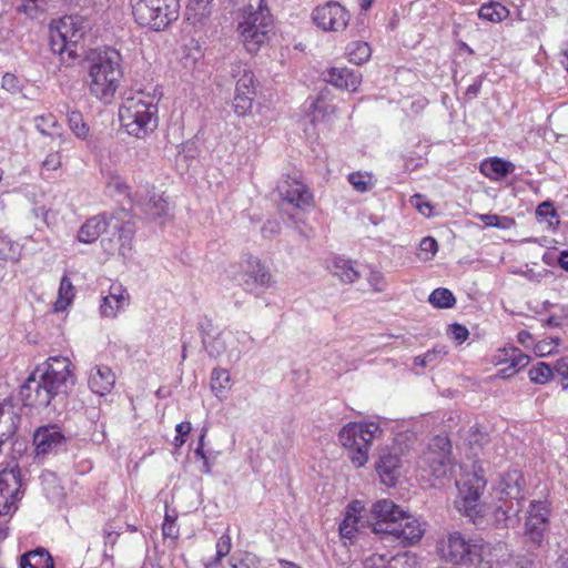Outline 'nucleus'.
Listing matches in <instances>:
<instances>
[{
  "instance_id": "f257e3e1",
  "label": "nucleus",
  "mask_w": 568,
  "mask_h": 568,
  "mask_svg": "<svg viewBox=\"0 0 568 568\" xmlns=\"http://www.w3.org/2000/svg\"><path fill=\"white\" fill-rule=\"evenodd\" d=\"M73 384L70 359L63 356L50 357L43 367H38L28 377L21 388V397L26 406L44 408Z\"/></svg>"
},
{
  "instance_id": "f03ea898",
  "label": "nucleus",
  "mask_w": 568,
  "mask_h": 568,
  "mask_svg": "<svg viewBox=\"0 0 568 568\" xmlns=\"http://www.w3.org/2000/svg\"><path fill=\"white\" fill-rule=\"evenodd\" d=\"M122 57L113 48L91 50L85 57L87 84L101 102L111 103L123 77Z\"/></svg>"
},
{
  "instance_id": "7ed1b4c3",
  "label": "nucleus",
  "mask_w": 568,
  "mask_h": 568,
  "mask_svg": "<svg viewBox=\"0 0 568 568\" xmlns=\"http://www.w3.org/2000/svg\"><path fill=\"white\" fill-rule=\"evenodd\" d=\"M367 525L375 534L389 535L409 545L424 535L418 519L389 499H381L372 506Z\"/></svg>"
},
{
  "instance_id": "20e7f679",
  "label": "nucleus",
  "mask_w": 568,
  "mask_h": 568,
  "mask_svg": "<svg viewBox=\"0 0 568 568\" xmlns=\"http://www.w3.org/2000/svg\"><path fill=\"white\" fill-rule=\"evenodd\" d=\"M119 118L125 131L135 138H144L158 126V103L144 92H136L123 100Z\"/></svg>"
},
{
  "instance_id": "39448f33",
  "label": "nucleus",
  "mask_w": 568,
  "mask_h": 568,
  "mask_svg": "<svg viewBox=\"0 0 568 568\" xmlns=\"http://www.w3.org/2000/svg\"><path fill=\"white\" fill-rule=\"evenodd\" d=\"M237 26L242 42L250 53H255L264 44L273 29V16L267 0H247L240 13Z\"/></svg>"
},
{
  "instance_id": "423d86ee",
  "label": "nucleus",
  "mask_w": 568,
  "mask_h": 568,
  "mask_svg": "<svg viewBox=\"0 0 568 568\" xmlns=\"http://www.w3.org/2000/svg\"><path fill=\"white\" fill-rule=\"evenodd\" d=\"M382 433L379 424L374 422L348 423L338 432V442L347 450L352 464L361 468L368 460L373 440Z\"/></svg>"
},
{
  "instance_id": "0eeeda50",
  "label": "nucleus",
  "mask_w": 568,
  "mask_h": 568,
  "mask_svg": "<svg viewBox=\"0 0 568 568\" xmlns=\"http://www.w3.org/2000/svg\"><path fill=\"white\" fill-rule=\"evenodd\" d=\"M108 229L118 235L119 252L124 256L131 250L133 229L130 222L121 221L118 215L103 213L92 216L80 227L78 240L84 244L94 243Z\"/></svg>"
},
{
  "instance_id": "6e6552de",
  "label": "nucleus",
  "mask_w": 568,
  "mask_h": 568,
  "mask_svg": "<svg viewBox=\"0 0 568 568\" xmlns=\"http://www.w3.org/2000/svg\"><path fill=\"white\" fill-rule=\"evenodd\" d=\"M179 10V0H138L133 4V17L141 27L161 31L178 20Z\"/></svg>"
},
{
  "instance_id": "1a4fd4ad",
  "label": "nucleus",
  "mask_w": 568,
  "mask_h": 568,
  "mask_svg": "<svg viewBox=\"0 0 568 568\" xmlns=\"http://www.w3.org/2000/svg\"><path fill=\"white\" fill-rule=\"evenodd\" d=\"M486 479L481 469L464 475L457 483L458 496L457 508L474 524L484 516V506L480 497L486 488Z\"/></svg>"
},
{
  "instance_id": "9d476101",
  "label": "nucleus",
  "mask_w": 568,
  "mask_h": 568,
  "mask_svg": "<svg viewBox=\"0 0 568 568\" xmlns=\"http://www.w3.org/2000/svg\"><path fill=\"white\" fill-rule=\"evenodd\" d=\"M20 470L17 467L0 470V541L8 535V523L18 509L17 503L21 499Z\"/></svg>"
},
{
  "instance_id": "9b49d317",
  "label": "nucleus",
  "mask_w": 568,
  "mask_h": 568,
  "mask_svg": "<svg viewBox=\"0 0 568 568\" xmlns=\"http://www.w3.org/2000/svg\"><path fill=\"white\" fill-rule=\"evenodd\" d=\"M450 455L452 444L448 437L435 436L420 458L419 468L436 479L448 478L454 469Z\"/></svg>"
},
{
  "instance_id": "f8f14e48",
  "label": "nucleus",
  "mask_w": 568,
  "mask_h": 568,
  "mask_svg": "<svg viewBox=\"0 0 568 568\" xmlns=\"http://www.w3.org/2000/svg\"><path fill=\"white\" fill-rule=\"evenodd\" d=\"M484 547L453 532L442 547L443 557L455 565H478L483 561Z\"/></svg>"
},
{
  "instance_id": "ddd939ff",
  "label": "nucleus",
  "mask_w": 568,
  "mask_h": 568,
  "mask_svg": "<svg viewBox=\"0 0 568 568\" xmlns=\"http://www.w3.org/2000/svg\"><path fill=\"white\" fill-rule=\"evenodd\" d=\"M87 22L79 16H65L60 19L55 30H51V48L53 52H71L70 47L75 45L87 31Z\"/></svg>"
},
{
  "instance_id": "4468645a",
  "label": "nucleus",
  "mask_w": 568,
  "mask_h": 568,
  "mask_svg": "<svg viewBox=\"0 0 568 568\" xmlns=\"http://www.w3.org/2000/svg\"><path fill=\"white\" fill-rule=\"evenodd\" d=\"M315 24L324 31L338 32L345 30L349 21V12L341 3L328 1L316 7L312 13Z\"/></svg>"
},
{
  "instance_id": "2eb2a0df",
  "label": "nucleus",
  "mask_w": 568,
  "mask_h": 568,
  "mask_svg": "<svg viewBox=\"0 0 568 568\" xmlns=\"http://www.w3.org/2000/svg\"><path fill=\"white\" fill-rule=\"evenodd\" d=\"M243 285L250 292L270 286L272 275L260 258L247 255L241 263Z\"/></svg>"
},
{
  "instance_id": "dca6fc26",
  "label": "nucleus",
  "mask_w": 568,
  "mask_h": 568,
  "mask_svg": "<svg viewBox=\"0 0 568 568\" xmlns=\"http://www.w3.org/2000/svg\"><path fill=\"white\" fill-rule=\"evenodd\" d=\"M65 437L57 425L39 427L33 435L34 453L38 458H44L63 446Z\"/></svg>"
},
{
  "instance_id": "f3484780",
  "label": "nucleus",
  "mask_w": 568,
  "mask_h": 568,
  "mask_svg": "<svg viewBox=\"0 0 568 568\" xmlns=\"http://www.w3.org/2000/svg\"><path fill=\"white\" fill-rule=\"evenodd\" d=\"M130 295L121 283H112L108 294L102 298L100 313L103 317L114 318L118 313L129 306Z\"/></svg>"
},
{
  "instance_id": "a211bd4d",
  "label": "nucleus",
  "mask_w": 568,
  "mask_h": 568,
  "mask_svg": "<svg viewBox=\"0 0 568 568\" xmlns=\"http://www.w3.org/2000/svg\"><path fill=\"white\" fill-rule=\"evenodd\" d=\"M278 192L282 197L296 207L308 206L313 195L305 184L295 179H286L278 185Z\"/></svg>"
},
{
  "instance_id": "6ab92c4d",
  "label": "nucleus",
  "mask_w": 568,
  "mask_h": 568,
  "mask_svg": "<svg viewBox=\"0 0 568 568\" xmlns=\"http://www.w3.org/2000/svg\"><path fill=\"white\" fill-rule=\"evenodd\" d=\"M365 511L364 506L359 500H354L348 504L345 511V517L339 525V534L342 538L352 539L357 531L367 525L364 521L362 513Z\"/></svg>"
},
{
  "instance_id": "aec40b11",
  "label": "nucleus",
  "mask_w": 568,
  "mask_h": 568,
  "mask_svg": "<svg viewBox=\"0 0 568 568\" xmlns=\"http://www.w3.org/2000/svg\"><path fill=\"white\" fill-rule=\"evenodd\" d=\"M115 384V375L109 366L95 365L91 368L88 379L90 389L99 396L109 394Z\"/></svg>"
},
{
  "instance_id": "412c9836",
  "label": "nucleus",
  "mask_w": 568,
  "mask_h": 568,
  "mask_svg": "<svg viewBox=\"0 0 568 568\" xmlns=\"http://www.w3.org/2000/svg\"><path fill=\"white\" fill-rule=\"evenodd\" d=\"M325 80L336 88L356 91L362 82V74L348 68H332L327 71Z\"/></svg>"
},
{
  "instance_id": "4be33fe9",
  "label": "nucleus",
  "mask_w": 568,
  "mask_h": 568,
  "mask_svg": "<svg viewBox=\"0 0 568 568\" xmlns=\"http://www.w3.org/2000/svg\"><path fill=\"white\" fill-rule=\"evenodd\" d=\"M230 75L235 81L236 92L255 94V77L247 63L241 61L232 62Z\"/></svg>"
},
{
  "instance_id": "5701e85b",
  "label": "nucleus",
  "mask_w": 568,
  "mask_h": 568,
  "mask_svg": "<svg viewBox=\"0 0 568 568\" xmlns=\"http://www.w3.org/2000/svg\"><path fill=\"white\" fill-rule=\"evenodd\" d=\"M376 471L382 483L388 487L396 485L400 474V458L397 454L386 453L381 455L376 465Z\"/></svg>"
},
{
  "instance_id": "b1692460",
  "label": "nucleus",
  "mask_w": 568,
  "mask_h": 568,
  "mask_svg": "<svg viewBox=\"0 0 568 568\" xmlns=\"http://www.w3.org/2000/svg\"><path fill=\"white\" fill-rule=\"evenodd\" d=\"M524 485L525 479L521 473L518 470H509L503 476L499 487L501 494L505 495L507 498L520 499L524 497Z\"/></svg>"
},
{
  "instance_id": "393cba45",
  "label": "nucleus",
  "mask_w": 568,
  "mask_h": 568,
  "mask_svg": "<svg viewBox=\"0 0 568 568\" xmlns=\"http://www.w3.org/2000/svg\"><path fill=\"white\" fill-rule=\"evenodd\" d=\"M18 419L11 406L0 404V449L14 435Z\"/></svg>"
},
{
  "instance_id": "a878e982",
  "label": "nucleus",
  "mask_w": 568,
  "mask_h": 568,
  "mask_svg": "<svg viewBox=\"0 0 568 568\" xmlns=\"http://www.w3.org/2000/svg\"><path fill=\"white\" fill-rule=\"evenodd\" d=\"M480 170L490 180H498L511 174L515 171V165L509 161L495 156L485 161Z\"/></svg>"
},
{
  "instance_id": "bb28decb",
  "label": "nucleus",
  "mask_w": 568,
  "mask_h": 568,
  "mask_svg": "<svg viewBox=\"0 0 568 568\" xmlns=\"http://www.w3.org/2000/svg\"><path fill=\"white\" fill-rule=\"evenodd\" d=\"M202 328V342L210 357H220L224 353H226V343L227 335L224 333H217L212 335L210 332H206L203 325Z\"/></svg>"
},
{
  "instance_id": "cd10ccee",
  "label": "nucleus",
  "mask_w": 568,
  "mask_h": 568,
  "mask_svg": "<svg viewBox=\"0 0 568 568\" xmlns=\"http://www.w3.org/2000/svg\"><path fill=\"white\" fill-rule=\"evenodd\" d=\"M332 272L344 283H354L359 278V272L355 268V263L343 257H334Z\"/></svg>"
},
{
  "instance_id": "c85d7f7f",
  "label": "nucleus",
  "mask_w": 568,
  "mask_h": 568,
  "mask_svg": "<svg viewBox=\"0 0 568 568\" xmlns=\"http://www.w3.org/2000/svg\"><path fill=\"white\" fill-rule=\"evenodd\" d=\"M36 129L44 136L57 138L60 145L65 142L63 133L58 132L59 123L53 114L39 115L34 118Z\"/></svg>"
},
{
  "instance_id": "c756f323",
  "label": "nucleus",
  "mask_w": 568,
  "mask_h": 568,
  "mask_svg": "<svg viewBox=\"0 0 568 568\" xmlns=\"http://www.w3.org/2000/svg\"><path fill=\"white\" fill-rule=\"evenodd\" d=\"M21 568H54L53 559L45 549H36L21 557Z\"/></svg>"
},
{
  "instance_id": "7c9ffc66",
  "label": "nucleus",
  "mask_w": 568,
  "mask_h": 568,
  "mask_svg": "<svg viewBox=\"0 0 568 568\" xmlns=\"http://www.w3.org/2000/svg\"><path fill=\"white\" fill-rule=\"evenodd\" d=\"M75 296V288L71 283L70 278L64 275L60 281V286L58 291V298L54 303L55 312H63L67 307L72 303Z\"/></svg>"
},
{
  "instance_id": "2f4dec72",
  "label": "nucleus",
  "mask_w": 568,
  "mask_h": 568,
  "mask_svg": "<svg viewBox=\"0 0 568 568\" xmlns=\"http://www.w3.org/2000/svg\"><path fill=\"white\" fill-rule=\"evenodd\" d=\"M231 387V376L227 369L214 368L211 374V389L219 398L224 397Z\"/></svg>"
},
{
  "instance_id": "473e14b6",
  "label": "nucleus",
  "mask_w": 568,
  "mask_h": 568,
  "mask_svg": "<svg viewBox=\"0 0 568 568\" xmlns=\"http://www.w3.org/2000/svg\"><path fill=\"white\" fill-rule=\"evenodd\" d=\"M509 14V10L499 2H490L483 4L478 11V16L483 20L490 22H500Z\"/></svg>"
},
{
  "instance_id": "72a5a7b5",
  "label": "nucleus",
  "mask_w": 568,
  "mask_h": 568,
  "mask_svg": "<svg viewBox=\"0 0 568 568\" xmlns=\"http://www.w3.org/2000/svg\"><path fill=\"white\" fill-rule=\"evenodd\" d=\"M503 352H508L509 358L500 357L499 363H508L509 368H513L514 372L525 368L530 362V357L527 354L513 345L504 347Z\"/></svg>"
},
{
  "instance_id": "f704fd0d",
  "label": "nucleus",
  "mask_w": 568,
  "mask_h": 568,
  "mask_svg": "<svg viewBox=\"0 0 568 568\" xmlns=\"http://www.w3.org/2000/svg\"><path fill=\"white\" fill-rule=\"evenodd\" d=\"M371 48L367 42L353 41L346 47V54L351 62L362 64L371 57Z\"/></svg>"
},
{
  "instance_id": "c9c22d12",
  "label": "nucleus",
  "mask_w": 568,
  "mask_h": 568,
  "mask_svg": "<svg viewBox=\"0 0 568 568\" xmlns=\"http://www.w3.org/2000/svg\"><path fill=\"white\" fill-rule=\"evenodd\" d=\"M428 302L437 308H450L455 305L456 298L448 288L439 287L430 293Z\"/></svg>"
},
{
  "instance_id": "e433bc0d",
  "label": "nucleus",
  "mask_w": 568,
  "mask_h": 568,
  "mask_svg": "<svg viewBox=\"0 0 568 568\" xmlns=\"http://www.w3.org/2000/svg\"><path fill=\"white\" fill-rule=\"evenodd\" d=\"M529 379L535 384H546L554 377V369L549 364L539 362L534 365L529 372Z\"/></svg>"
},
{
  "instance_id": "4c0bfd02",
  "label": "nucleus",
  "mask_w": 568,
  "mask_h": 568,
  "mask_svg": "<svg viewBox=\"0 0 568 568\" xmlns=\"http://www.w3.org/2000/svg\"><path fill=\"white\" fill-rule=\"evenodd\" d=\"M145 213L152 219H161L169 212V204L161 195H153L145 204Z\"/></svg>"
},
{
  "instance_id": "58836bf2",
  "label": "nucleus",
  "mask_w": 568,
  "mask_h": 568,
  "mask_svg": "<svg viewBox=\"0 0 568 568\" xmlns=\"http://www.w3.org/2000/svg\"><path fill=\"white\" fill-rule=\"evenodd\" d=\"M351 185L361 193L371 191L374 187L373 175L367 172H354L347 176Z\"/></svg>"
},
{
  "instance_id": "ea45409f",
  "label": "nucleus",
  "mask_w": 568,
  "mask_h": 568,
  "mask_svg": "<svg viewBox=\"0 0 568 568\" xmlns=\"http://www.w3.org/2000/svg\"><path fill=\"white\" fill-rule=\"evenodd\" d=\"M550 504L547 500H534L529 508V519L549 525Z\"/></svg>"
},
{
  "instance_id": "a19ab883",
  "label": "nucleus",
  "mask_w": 568,
  "mask_h": 568,
  "mask_svg": "<svg viewBox=\"0 0 568 568\" xmlns=\"http://www.w3.org/2000/svg\"><path fill=\"white\" fill-rule=\"evenodd\" d=\"M388 568H422L416 555L409 552L390 556Z\"/></svg>"
},
{
  "instance_id": "79ce46f5",
  "label": "nucleus",
  "mask_w": 568,
  "mask_h": 568,
  "mask_svg": "<svg viewBox=\"0 0 568 568\" xmlns=\"http://www.w3.org/2000/svg\"><path fill=\"white\" fill-rule=\"evenodd\" d=\"M547 524H540L536 520L527 518L526 520V535L537 546H540L544 541L545 534L548 530Z\"/></svg>"
},
{
  "instance_id": "37998d69",
  "label": "nucleus",
  "mask_w": 568,
  "mask_h": 568,
  "mask_svg": "<svg viewBox=\"0 0 568 568\" xmlns=\"http://www.w3.org/2000/svg\"><path fill=\"white\" fill-rule=\"evenodd\" d=\"M536 215L539 221H547L549 227L559 223L558 213L550 201L540 203L536 209Z\"/></svg>"
},
{
  "instance_id": "c03bdc74",
  "label": "nucleus",
  "mask_w": 568,
  "mask_h": 568,
  "mask_svg": "<svg viewBox=\"0 0 568 568\" xmlns=\"http://www.w3.org/2000/svg\"><path fill=\"white\" fill-rule=\"evenodd\" d=\"M68 123L71 131L79 138V139H87L89 134V126L83 121V116L79 111H71L68 113Z\"/></svg>"
},
{
  "instance_id": "a18cd8bd",
  "label": "nucleus",
  "mask_w": 568,
  "mask_h": 568,
  "mask_svg": "<svg viewBox=\"0 0 568 568\" xmlns=\"http://www.w3.org/2000/svg\"><path fill=\"white\" fill-rule=\"evenodd\" d=\"M447 354L445 347H434L425 354L416 356L414 364L420 367H426L438 363Z\"/></svg>"
},
{
  "instance_id": "49530a36",
  "label": "nucleus",
  "mask_w": 568,
  "mask_h": 568,
  "mask_svg": "<svg viewBox=\"0 0 568 568\" xmlns=\"http://www.w3.org/2000/svg\"><path fill=\"white\" fill-rule=\"evenodd\" d=\"M255 94H246L235 91L234 101H233V108L234 112L239 116L245 115L247 112L251 111L253 100Z\"/></svg>"
},
{
  "instance_id": "de8ad7c7",
  "label": "nucleus",
  "mask_w": 568,
  "mask_h": 568,
  "mask_svg": "<svg viewBox=\"0 0 568 568\" xmlns=\"http://www.w3.org/2000/svg\"><path fill=\"white\" fill-rule=\"evenodd\" d=\"M261 559L253 552H245L242 558H232L230 565L232 568H258Z\"/></svg>"
},
{
  "instance_id": "09e8293b",
  "label": "nucleus",
  "mask_w": 568,
  "mask_h": 568,
  "mask_svg": "<svg viewBox=\"0 0 568 568\" xmlns=\"http://www.w3.org/2000/svg\"><path fill=\"white\" fill-rule=\"evenodd\" d=\"M231 548L232 539L230 536V529L227 528L226 531L217 539L215 561L220 562L224 557H226L230 554Z\"/></svg>"
},
{
  "instance_id": "8fccbe9b",
  "label": "nucleus",
  "mask_w": 568,
  "mask_h": 568,
  "mask_svg": "<svg viewBox=\"0 0 568 568\" xmlns=\"http://www.w3.org/2000/svg\"><path fill=\"white\" fill-rule=\"evenodd\" d=\"M206 432H207L206 428L202 429V433L199 438L197 447L195 448L194 454L196 457H199L203 460V470L202 471L204 474H210L211 473V464L209 463V455L204 450V440H205Z\"/></svg>"
},
{
  "instance_id": "3c124183",
  "label": "nucleus",
  "mask_w": 568,
  "mask_h": 568,
  "mask_svg": "<svg viewBox=\"0 0 568 568\" xmlns=\"http://www.w3.org/2000/svg\"><path fill=\"white\" fill-rule=\"evenodd\" d=\"M49 0H24V3L19 8L20 11L37 17L38 12H43L47 8Z\"/></svg>"
},
{
  "instance_id": "603ef678",
  "label": "nucleus",
  "mask_w": 568,
  "mask_h": 568,
  "mask_svg": "<svg viewBox=\"0 0 568 568\" xmlns=\"http://www.w3.org/2000/svg\"><path fill=\"white\" fill-rule=\"evenodd\" d=\"M389 557L386 554H372L365 558L363 568H388Z\"/></svg>"
},
{
  "instance_id": "864d4df0",
  "label": "nucleus",
  "mask_w": 568,
  "mask_h": 568,
  "mask_svg": "<svg viewBox=\"0 0 568 568\" xmlns=\"http://www.w3.org/2000/svg\"><path fill=\"white\" fill-rule=\"evenodd\" d=\"M419 250L425 253L424 260H430L438 251L437 241L434 237H424L419 243Z\"/></svg>"
},
{
  "instance_id": "5fc2aeb1",
  "label": "nucleus",
  "mask_w": 568,
  "mask_h": 568,
  "mask_svg": "<svg viewBox=\"0 0 568 568\" xmlns=\"http://www.w3.org/2000/svg\"><path fill=\"white\" fill-rule=\"evenodd\" d=\"M62 164L61 155L59 151L50 152L44 161L42 162V168L48 171H55Z\"/></svg>"
},
{
  "instance_id": "6e6d98bb",
  "label": "nucleus",
  "mask_w": 568,
  "mask_h": 568,
  "mask_svg": "<svg viewBox=\"0 0 568 568\" xmlns=\"http://www.w3.org/2000/svg\"><path fill=\"white\" fill-rule=\"evenodd\" d=\"M412 204L416 207V210L425 215V216H429L430 213H432V205L429 202H427L423 195L420 194H415L413 197H412Z\"/></svg>"
},
{
  "instance_id": "4d7b16f0",
  "label": "nucleus",
  "mask_w": 568,
  "mask_h": 568,
  "mask_svg": "<svg viewBox=\"0 0 568 568\" xmlns=\"http://www.w3.org/2000/svg\"><path fill=\"white\" fill-rule=\"evenodd\" d=\"M368 283L375 292H383L386 288V282L381 272H371Z\"/></svg>"
},
{
  "instance_id": "13d9d810",
  "label": "nucleus",
  "mask_w": 568,
  "mask_h": 568,
  "mask_svg": "<svg viewBox=\"0 0 568 568\" xmlns=\"http://www.w3.org/2000/svg\"><path fill=\"white\" fill-rule=\"evenodd\" d=\"M450 334L456 342L462 344L467 339L469 332L464 325L456 323L450 325Z\"/></svg>"
},
{
  "instance_id": "bf43d9fd",
  "label": "nucleus",
  "mask_w": 568,
  "mask_h": 568,
  "mask_svg": "<svg viewBox=\"0 0 568 568\" xmlns=\"http://www.w3.org/2000/svg\"><path fill=\"white\" fill-rule=\"evenodd\" d=\"M559 345V338L552 339L551 343L541 342L537 344L536 349L539 356H544L546 354H550L554 352V348Z\"/></svg>"
},
{
  "instance_id": "052dcab7",
  "label": "nucleus",
  "mask_w": 568,
  "mask_h": 568,
  "mask_svg": "<svg viewBox=\"0 0 568 568\" xmlns=\"http://www.w3.org/2000/svg\"><path fill=\"white\" fill-rule=\"evenodd\" d=\"M552 369L565 379L568 376V356L559 358Z\"/></svg>"
},
{
  "instance_id": "680f3d73",
  "label": "nucleus",
  "mask_w": 568,
  "mask_h": 568,
  "mask_svg": "<svg viewBox=\"0 0 568 568\" xmlns=\"http://www.w3.org/2000/svg\"><path fill=\"white\" fill-rule=\"evenodd\" d=\"M162 532H163L164 537L178 538L179 528L176 526V523L175 521L163 523Z\"/></svg>"
},
{
  "instance_id": "e2e57ef3",
  "label": "nucleus",
  "mask_w": 568,
  "mask_h": 568,
  "mask_svg": "<svg viewBox=\"0 0 568 568\" xmlns=\"http://www.w3.org/2000/svg\"><path fill=\"white\" fill-rule=\"evenodd\" d=\"M479 219L486 226H494V227H503L504 226L500 224V217L496 214H481V215H479Z\"/></svg>"
},
{
  "instance_id": "0e129e2a",
  "label": "nucleus",
  "mask_w": 568,
  "mask_h": 568,
  "mask_svg": "<svg viewBox=\"0 0 568 568\" xmlns=\"http://www.w3.org/2000/svg\"><path fill=\"white\" fill-rule=\"evenodd\" d=\"M281 230V226H280V223L276 222V221H267L263 229H262V232L264 234V236H271V235H275L280 232Z\"/></svg>"
},
{
  "instance_id": "69168bd1",
  "label": "nucleus",
  "mask_w": 568,
  "mask_h": 568,
  "mask_svg": "<svg viewBox=\"0 0 568 568\" xmlns=\"http://www.w3.org/2000/svg\"><path fill=\"white\" fill-rule=\"evenodd\" d=\"M2 87L9 91L17 90V78L11 73H6L2 77Z\"/></svg>"
},
{
  "instance_id": "338daca9",
  "label": "nucleus",
  "mask_w": 568,
  "mask_h": 568,
  "mask_svg": "<svg viewBox=\"0 0 568 568\" xmlns=\"http://www.w3.org/2000/svg\"><path fill=\"white\" fill-rule=\"evenodd\" d=\"M212 0H190V8L199 10L200 14H205Z\"/></svg>"
},
{
  "instance_id": "774afa93",
  "label": "nucleus",
  "mask_w": 568,
  "mask_h": 568,
  "mask_svg": "<svg viewBox=\"0 0 568 568\" xmlns=\"http://www.w3.org/2000/svg\"><path fill=\"white\" fill-rule=\"evenodd\" d=\"M480 88H481V80H476L474 81V83H471L465 94L469 98V99H474L478 95L479 91H480Z\"/></svg>"
}]
</instances>
